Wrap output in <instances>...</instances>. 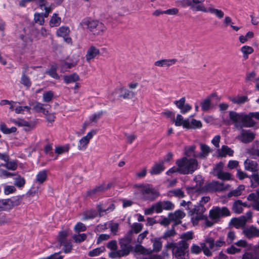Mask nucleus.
Returning <instances> with one entry per match:
<instances>
[{
    "label": "nucleus",
    "mask_w": 259,
    "mask_h": 259,
    "mask_svg": "<svg viewBox=\"0 0 259 259\" xmlns=\"http://www.w3.org/2000/svg\"><path fill=\"white\" fill-rule=\"evenodd\" d=\"M253 117L259 120V112H250L249 114H246L233 111L229 112V118L237 129L253 126L255 122L252 119Z\"/></svg>",
    "instance_id": "nucleus-1"
},
{
    "label": "nucleus",
    "mask_w": 259,
    "mask_h": 259,
    "mask_svg": "<svg viewBox=\"0 0 259 259\" xmlns=\"http://www.w3.org/2000/svg\"><path fill=\"white\" fill-rule=\"evenodd\" d=\"M230 212L226 207H213L209 212V219L207 217L206 227H210L218 222L220 219L230 215Z\"/></svg>",
    "instance_id": "nucleus-2"
},
{
    "label": "nucleus",
    "mask_w": 259,
    "mask_h": 259,
    "mask_svg": "<svg viewBox=\"0 0 259 259\" xmlns=\"http://www.w3.org/2000/svg\"><path fill=\"white\" fill-rule=\"evenodd\" d=\"M177 165L179 166L181 174L186 175L192 174L198 168V162L195 159H188L183 157L176 161Z\"/></svg>",
    "instance_id": "nucleus-3"
},
{
    "label": "nucleus",
    "mask_w": 259,
    "mask_h": 259,
    "mask_svg": "<svg viewBox=\"0 0 259 259\" xmlns=\"http://www.w3.org/2000/svg\"><path fill=\"white\" fill-rule=\"evenodd\" d=\"M206 208L204 206L197 205L189 211L188 215L191 217V221L194 226L198 225L199 222L201 220L204 221L206 226L207 215L204 214Z\"/></svg>",
    "instance_id": "nucleus-4"
},
{
    "label": "nucleus",
    "mask_w": 259,
    "mask_h": 259,
    "mask_svg": "<svg viewBox=\"0 0 259 259\" xmlns=\"http://www.w3.org/2000/svg\"><path fill=\"white\" fill-rule=\"evenodd\" d=\"M230 186L225 185L223 183H220L218 181H213L204 185L201 189L202 193H215L221 192L225 190L229 189Z\"/></svg>",
    "instance_id": "nucleus-5"
},
{
    "label": "nucleus",
    "mask_w": 259,
    "mask_h": 259,
    "mask_svg": "<svg viewBox=\"0 0 259 259\" xmlns=\"http://www.w3.org/2000/svg\"><path fill=\"white\" fill-rule=\"evenodd\" d=\"M20 201V197L18 195L13 196L9 199L0 200V211L11 209L15 206L19 205Z\"/></svg>",
    "instance_id": "nucleus-6"
},
{
    "label": "nucleus",
    "mask_w": 259,
    "mask_h": 259,
    "mask_svg": "<svg viewBox=\"0 0 259 259\" xmlns=\"http://www.w3.org/2000/svg\"><path fill=\"white\" fill-rule=\"evenodd\" d=\"M88 28L95 35H102L106 28L103 23L97 20H91L85 22Z\"/></svg>",
    "instance_id": "nucleus-7"
},
{
    "label": "nucleus",
    "mask_w": 259,
    "mask_h": 259,
    "mask_svg": "<svg viewBox=\"0 0 259 259\" xmlns=\"http://www.w3.org/2000/svg\"><path fill=\"white\" fill-rule=\"evenodd\" d=\"M132 240V237L131 232H128L127 234L124 236V237L120 240L119 244L121 248L120 251L122 252V255H124L125 256L129 254L132 249L130 245Z\"/></svg>",
    "instance_id": "nucleus-8"
},
{
    "label": "nucleus",
    "mask_w": 259,
    "mask_h": 259,
    "mask_svg": "<svg viewBox=\"0 0 259 259\" xmlns=\"http://www.w3.org/2000/svg\"><path fill=\"white\" fill-rule=\"evenodd\" d=\"M224 164L222 162H220L217 164L214 168V171L218 178L223 180L228 181L232 179V175L228 172H225L223 171Z\"/></svg>",
    "instance_id": "nucleus-9"
},
{
    "label": "nucleus",
    "mask_w": 259,
    "mask_h": 259,
    "mask_svg": "<svg viewBox=\"0 0 259 259\" xmlns=\"http://www.w3.org/2000/svg\"><path fill=\"white\" fill-rule=\"evenodd\" d=\"M136 187L138 188L139 192L143 194H158L157 189L154 187L152 185L146 184L140 185H137Z\"/></svg>",
    "instance_id": "nucleus-10"
},
{
    "label": "nucleus",
    "mask_w": 259,
    "mask_h": 259,
    "mask_svg": "<svg viewBox=\"0 0 259 259\" xmlns=\"http://www.w3.org/2000/svg\"><path fill=\"white\" fill-rule=\"evenodd\" d=\"M242 128L241 133L238 136L239 139L244 143H248L252 142L254 138L255 135L249 130H243Z\"/></svg>",
    "instance_id": "nucleus-11"
},
{
    "label": "nucleus",
    "mask_w": 259,
    "mask_h": 259,
    "mask_svg": "<svg viewBox=\"0 0 259 259\" xmlns=\"http://www.w3.org/2000/svg\"><path fill=\"white\" fill-rule=\"evenodd\" d=\"M29 66L24 65L22 67V74L21 77L20 82L27 89H29L31 86V81L30 78L27 75L29 73Z\"/></svg>",
    "instance_id": "nucleus-12"
},
{
    "label": "nucleus",
    "mask_w": 259,
    "mask_h": 259,
    "mask_svg": "<svg viewBox=\"0 0 259 259\" xmlns=\"http://www.w3.org/2000/svg\"><path fill=\"white\" fill-rule=\"evenodd\" d=\"M186 215L185 213L181 210H177L174 213H168V217L170 218L171 222H174V225H177L181 224L182 219Z\"/></svg>",
    "instance_id": "nucleus-13"
},
{
    "label": "nucleus",
    "mask_w": 259,
    "mask_h": 259,
    "mask_svg": "<svg viewBox=\"0 0 259 259\" xmlns=\"http://www.w3.org/2000/svg\"><path fill=\"white\" fill-rule=\"evenodd\" d=\"M186 98L182 97L179 100L174 101V104L176 106L180 109L182 114H185L191 110L192 107L188 104H185Z\"/></svg>",
    "instance_id": "nucleus-14"
},
{
    "label": "nucleus",
    "mask_w": 259,
    "mask_h": 259,
    "mask_svg": "<svg viewBox=\"0 0 259 259\" xmlns=\"http://www.w3.org/2000/svg\"><path fill=\"white\" fill-rule=\"evenodd\" d=\"M243 232L248 239L259 237V229L253 226L244 228Z\"/></svg>",
    "instance_id": "nucleus-15"
},
{
    "label": "nucleus",
    "mask_w": 259,
    "mask_h": 259,
    "mask_svg": "<svg viewBox=\"0 0 259 259\" xmlns=\"http://www.w3.org/2000/svg\"><path fill=\"white\" fill-rule=\"evenodd\" d=\"M112 186V183L106 184L103 183L99 186H97L92 189L87 191V194H94L96 193H104L105 191L109 189Z\"/></svg>",
    "instance_id": "nucleus-16"
},
{
    "label": "nucleus",
    "mask_w": 259,
    "mask_h": 259,
    "mask_svg": "<svg viewBox=\"0 0 259 259\" xmlns=\"http://www.w3.org/2000/svg\"><path fill=\"white\" fill-rule=\"evenodd\" d=\"M242 259H259V245L245 252L242 255Z\"/></svg>",
    "instance_id": "nucleus-17"
},
{
    "label": "nucleus",
    "mask_w": 259,
    "mask_h": 259,
    "mask_svg": "<svg viewBox=\"0 0 259 259\" xmlns=\"http://www.w3.org/2000/svg\"><path fill=\"white\" fill-rule=\"evenodd\" d=\"M245 170L251 171L252 173L259 170V165L256 161L247 159L244 162Z\"/></svg>",
    "instance_id": "nucleus-18"
},
{
    "label": "nucleus",
    "mask_w": 259,
    "mask_h": 259,
    "mask_svg": "<svg viewBox=\"0 0 259 259\" xmlns=\"http://www.w3.org/2000/svg\"><path fill=\"white\" fill-rule=\"evenodd\" d=\"M100 53V52L98 48L94 46H90L85 55L87 61L89 62L90 60L94 59Z\"/></svg>",
    "instance_id": "nucleus-19"
},
{
    "label": "nucleus",
    "mask_w": 259,
    "mask_h": 259,
    "mask_svg": "<svg viewBox=\"0 0 259 259\" xmlns=\"http://www.w3.org/2000/svg\"><path fill=\"white\" fill-rule=\"evenodd\" d=\"M194 181L196 183V186L195 187H187V190L188 193L191 192L190 190H192V192H198L200 190V188L203 184V179L200 175L195 176Z\"/></svg>",
    "instance_id": "nucleus-20"
},
{
    "label": "nucleus",
    "mask_w": 259,
    "mask_h": 259,
    "mask_svg": "<svg viewBox=\"0 0 259 259\" xmlns=\"http://www.w3.org/2000/svg\"><path fill=\"white\" fill-rule=\"evenodd\" d=\"M218 154L219 157H225L228 155L232 156L234 151L227 145H223L221 149L218 150Z\"/></svg>",
    "instance_id": "nucleus-21"
},
{
    "label": "nucleus",
    "mask_w": 259,
    "mask_h": 259,
    "mask_svg": "<svg viewBox=\"0 0 259 259\" xmlns=\"http://www.w3.org/2000/svg\"><path fill=\"white\" fill-rule=\"evenodd\" d=\"M177 62L176 59H162L156 61L154 65L158 67H169L174 65Z\"/></svg>",
    "instance_id": "nucleus-22"
},
{
    "label": "nucleus",
    "mask_w": 259,
    "mask_h": 259,
    "mask_svg": "<svg viewBox=\"0 0 259 259\" xmlns=\"http://www.w3.org/2000/svg\"><path fill=\"white\" fill-rule=\"evenodd\" d=\"M167 247L172 248V253L176 257H181L184 256L185 251L184 249L179 247L175 243H170L167 245Z\"/></svg>",
    "instance_id": "nucleus-23"
},
{
    "label": "nucleus",
    "mask_w": 259,
    "mask_h": 259,
    "mask_svg": "<svg viewBox=\"0 0 259 259\" xmlns=\"http://www.w3.org/2000/svg\"><path fill=\"white\" fill-rule=\"evenodd\" d=\"M29 105L32 106V110L37 113L41 112L43 114H47L48 110L44 107V104L39 102H35L29 103Z\"/></svg>",
    "instance_id": "nucleus-24"
},
{
    "label": "nucleus",
    "mask_w": 259,
    "mask_h": 259,
    "mask_svg": "<svg viewBox=\"0 0 259 259\" xmlns=\"http://www.w3.org/2000/svg\"><path fill=\"white\" fill-rule=\"evenodd\" d=\"M175 125L177 126L183 125L185 128L190 127V121L189 119L184 120L181 114H178L175 120Z\"/></svg>",
    "instance_id": "nucleus-25"
},
{
    "label": "nucleus",
    "mask_w": 259,
    "mask_h": 259,
    "mask_svg": "<svg viewBox=\"0 0 259 259\" xmlns=\"http://www.w3.org/2000/svg\"><path fill=\"white\" fill-rule=\"evenodd\" d=\"M205 0H192V10L196 11H201L204 12L206 11V8L201 3Z\"/></svg>",
    "instance_id": "nucleus-26"
},
{
    "label": "nucleus",
    "mask_w": 259,
    "mask_h": 259,
    "mask_svg": "<svg viewBox=\"0 0 259 259\" xmlns=\"http://www.w3.org/2000/svg\"><path fill=\"white\" fill-rule=\"evenodd\" d=\"M247 206L245 203H243L241 200H237L233 204L232 210L235 213L239 214L242 212L243 207Z\"/></svg>",
    "instance_id": "nucleus-27"
},
{
    "label": "nucleus",
    "mask_w": 259,
    "mask_h": 259,
    "mask_svg": "<svg viewBox=\"0 0 259 259\" xmlns=\"http://www.w3.org/2000/svg\"><path fill=\"white\" fill-rule=\"evenodd\" d=\"M161 237L155 238L151 240L153 243V251L155 252H159L162 247V241H161Z\"/></svg>",
    "instance_id": "nucleus-28"
},
{
    "label": "nucleus",
    "mask_w": 259,
    "mask_h": 259,
    "mask_svg": "<svg viewBox=\"0 0 259 259\" xmlns=\"http://www.w3.org/2000/svg\"><path fill=\"white\" fill-rule=\"evenodd\" d=\"M97 208L98 211L99 212L100 216H102L103 215V212L108 213L111 211L113 210L115 208V205L114 204L111 203L110 204L109 206L107 207L104 206L103 204H100L98 205Z\"/></svg>",
    "instance_id": "nucleus-29"
},
{
    "label": "nucleus",
    "mask_w": 259,
    "mask_h": 259,
    "mask_svg": "<svg viewBox=\"0 0 259 259\" xmlns=\"http://www.w3.org/2000/svg\"><path fill=\"white\" fill-rule=\"evenodd\" d=\"M247 199L251 202L249 205H251L255 209L259 210V195H248Z\"/></svg>",
    "instance_id": "nucleus-30"
},
{
    "label": "nucleus",
    "mask_w": 259,
    "mask_h": 259,
    "mask_svg": "<svg viewBox=\"0 0 259 259\" xmlns=\"http://www.w3.org/2000/svg\"><path fill=\"white\" fill-rule=\"evenodd\" d=\"M63 79L64 82L66 84H68L79 80V77L76 73H74L69 75H64Z\"/></svg>",
    "instance_id": "nucleus-31"
},
{
    "label": "nucleus",
    "mask_w": 259,
    "mask_h": 259,
    "mask_svg": "<svg viewBox=\"0 0 259 259\" xmlns=\"http://www.w3.org/2000/svg\"><path fill=\"white\" fill-rule=\"evenodd\" d=\"M120 92L121 94L119 95V97L124 99H132L135 95L134 92L124 88L120 89Z\"/></svg>",
    "instance_id": "nucleus-32"
},
{
    "label": "nucleus",
    "mask_w": 259,
    "mask_h": 259,
    "mask_svg": "<svg viewBox=\"0 0 259 259\" xmlns=\"http://www.w3.org/2000/svg\"><path fill=\"white\" fill-rule=\"evenodd\" d=\"M229 99L234 104H242L248 101V97L246 96H237L235 97H230Z\"/></svg>",
    "instance_id": "nucleus-33"
},
{
    "label": "nucleus",
    "mask_w": 259,
    "mask_h": 259,
    "mask_svg": "<svg viewBox=\"0 0 259 259\" xmlns=\"http://www.w3.org/2000/svg\"><path fill=\"white\" fill-rule=\"evenodd\" d=\"M163 162L155 164L151 168L150 173L151 175H158L164 170Z\"/></svg>",
    "instance_id": "nucleus-34"
},
{
    "label": "nucleus",
    "mask_w": 259,
    "mask_h": 259,
    "mask_svg": "<svg viewBox=\"0 0 259 259\" xmlns=\"http://www.w3.org/2000/svg\"><path fill=\"white\" fill-rule=\"evenodd\" d=\"M61 22V18L58 17V14L55 13L50 20V26L51 27H57L60 24Z\"/></svg>",
    "instance_id": "nucleus-35"
},
{
    "label": "nucleus",
    "mask_w": 259,
    "mask_h": 259,
    "mask_svg": "<svg viewBox=\"0 0 259 259\" xmlns=\"http://www.w3.org/2000/svg\"><path fill=\"white\" fill-rule=\"evenodd\" d=\"M57 66L56 64L52 65L51 68L47 70L46 73L52 77L58 79L59 78V75L57 73Z\"/></svg>",
    "instance_id": "nucleus-36"
},
{
    "label": "nucleus",
    "mask_w": 259,
    "mask_h": 259,
    "mask_svg": "<svg viewBox=\"0 0 259 259\" xmlns=\"http://www.w3.org/2000/svg\"><path fill=\"white\" fill-rule=\"evenodd\" d=\"M0 166H4L7 169L11 170H15L18 167L17 162L16 160L9 161H7L4 164H1Z\"/></svg>",
    "instance_id": "nucleus-37"
},
{
    "label": "nucleus",
    "mask_w": 259,
    "mask_h": 259,
    "mask_svg": "<svg viewBox=\"0 0 259 259\" xmlns=\"http://www.w3.org/2000/svg\"><path fill=\"white\" fill-rule=\"evenodd\" d=\"M83 220H87L89 219H92L96 218L98 213L95 210H89L85 211L83 212Z\"/></svg>",
    "instance_id": "nucleus-38"
},
{
    "label": "nucleus",
    "mask_w": 259,
    "mask_h": 259,
    "mask_svg": "<svg viewBox=\"0 0 259 259\" xmlns=\"http://www.w3.org/2000/svg\"><path fill=\"white\" fill-rule=\"evenodd\" d=\"M207 12L215 15L219 19L222 18L224 16V13L222 10L212 8H206V11H204V13Z\"/></svg>",
    "instance_id": "nucleus-39"
},
{
    "label": "nucleus",
    "mask_w": 259,
    "mask_h": 259,
    "mask_svg": "<svg viewBox=\"0 0 259 259\" xmlns=\"http://www.w3.org/2000/svg\"><path fill=\"white\" fill-rule=\"evenodd\" d=\"M70 30L68 27L62 26L57 31V35L58 36L65 37L69 35Z\"/></svg>",
    "instance_id": "nucleus-40"
},
{
    "label": "nucleus",
    "mask_w": 259,
    "mask_h": 259,
    "mask_svg": "<svg viewBox=\"0 0 259 259\" xmlns=\"http://www.w3.org/2000/svg\"><path fill=\"white\" fill-rule=\"evenodd\" d=\"M47 171L46 170H43L39 171L36 175V181L40 184L43 183L47 179Z\"/></svg>",
    "instance_id": "nucleus-41"
},
{
    "label": "nucleus",
    "mask_w": 259,
    "mask_h": 259,
    "mask_svg": "<svg viewBox=\"0 0 259 259\" xmlns=\"http://www.w3.org/2000/svg\"><path fill=\"white\" fill-rule=\"evenodd\" d=\"M201 153L199 156L201 158L206 157L210 152V148L206 145L200 144Z\"/></svg>",
    "instance_id": "nucleus-42"
},
{
    "label": "nucleus",
    "mask_w": 259,
    "mask_h": 259,
    "mask_svg": "<svg viewBox=\"0 0 259 259\" xmlns=\"http://www.w3.org/2000/svg\"><path fill=\"white\" fill-rule=\"evenodd\" d=\"M0 129L1 131L5 134H10L11 133H15L17 131L16 127H12L11 128H8L5 123H1L0 125Z\"/></svg>",
    "instance_id": "nucleus-43"
},
{
    "label": "nucleus",
    "mask_w": 259,
    "mask_h": 259,
    "mask_svg": "<svg viewBox=\"0 0 259 259\" xmlns=\"http://www.w3.org/2000/svg\"><path fill=\"white\" fill-rule=\"evenodd\" d=\"M143 225L140 223H134L131 226V230L128 232H131L132 236L133 233L138 234L141 232L143 229Z\"/></svg>",
    "instance_id": "nucleus-44"
},
{
    "label": "nucleus",
    "mask_w": 259,
    "mask_h": 259,
    "mask_svg": "<svg viewBox=\"0 0 259 259\" xmlns=\"http://www.w3.org/2000/svg\"><path fill=\"white\" fill-rule=\"evenodd\" d=\"M201 108L203 111H208L211 107V100L209 98L205 99L201 103Z\"/></svg>",
    "instance_id": "nucleus-45"
},
{
    "label": "nucleus",
    "mask_w": 259,
    "mask_h": 259,
    "mask_svg": "<svg viewBox=\"0 0 259 259\" xmlns=\"http://www.w3.org/2000/svg\"><path fill=\"white\" fill-rule=\"evenodd\" d=\"M89 142L90 141L88 140V139H87V138L84 136L79 141L78 149L79 150H85Z\"/></svg>",
    "instance_id": "nucleus-46"
},
{
    "label": "nucleus",
    "mask_w": 259,
    "mask_h": 259,
    "mask_svg": "<svg viewBox=\"0 0 259 259\" xmlns=\"http://www.w3.org/2000/svg\"><path fill=\"white\" fill-rule=\"evenodd\" d=\"M241 51L243 54L244 58L247 59L248 58V55L253 53V49L251 47L244 46L241 48Z\"/></svg>",
    "instance_id": "nucleus-47"
},
{
    "label": "nucleus",
    "mask_w": 259,
    "mask_h": 259,
    "mask_svg": "<svg viewBox=\"0 0 259 259\" xmlns=\"http://www.w3.org/2000/svg\"><path fill=\"white\" fill-rule=\"evenodd\" d=\"M31 110V107L30 106H17L15 109V113L17 114H23L24 110H26L28 112H30Z\"/></svg>",
    "instance_id": "nucleus-48"
},
{
    "label": "nucleus",
    "mask_w": 259,
    "mask_h": 259,
    "mask_svg": "<svg viewBox=\"0 0 259 259\" xmlns=\"http://www.w3.org/2000/svg\"><path fill=\"white\" fill-rule=\"evenodd\" d=\"M246 222V219L245 217H241L238 219H235L234 224L237 228L243 227Z\"/></svg>",
    "instance_id": "nucleus-49"
},
{
    "label": "nucleus",
    "mask_w": 259,
    "mask_h": 259,
    "mask_svg": "<svg viewBox=\"0 0 259 259\" xmlns=\"http://www.w3.org/2000/svg\"><path fill=\"white\" fill-rule=\"evenodd\" d=\"M68 232L66 231H62L59 232L58 235V241L60 244H63L64 242L68 241L66 240Z\"/></svg>",
    "instance_id": "nucleus-50"
},
{
    "label": "nucleus",
    "mask_w": 259,
    "mask_h": 259,
    "mask_svg": "<svg viewBox=\"0 0 259 259\" xmlns=\"http://www.w3.org/2000/svg\"><path fill=\"white\" fill-rule=\"evenodd\" d=\"M54 97V93L52 91H49L45 92L42 95L43 101L45 102H50Z\"/></svg>",
    "instance_id": "nucleus-51"
},
{
    "label": "nucleus",
    "mask_w": 259,
    "mask_h": 259,
    "mask_svg": "<svg viewBox=\"0 0 259 259\" xmlns=\"http://www.w3.org/2000/svg\"><path fill=\"white\" fill-rule=\"evenodd\" d=\"M163 209L170 210L175 207V205L169 201H161Z\"/></svg>",
    "instance_id": "nucleus-52"
},
{
    "label": "nucleus",
    "mask_w": 259,
    "mask_h": 259,
    "mask_svg": "<svg viewBox=\"0 0 259 259\" xmlns=\"http://www.w3.org/2000/svg\"><path fill=\"white\" fill-rule=\"evenodd\" d=\"M60 245L63 246V250L65 253H68L71 251L72 245L70 241H66L64 242L63 244Z\"/></svg>",
    "instance_id": "nucleus-53"
},
{
    "label": "nucleus",
    "mask_w": 259,
    "mask_h": 259,
    "mask_svg": "<svg viewBox=\"0 0 259 259\" xmlns=\"http://www.w3.org/2000/svg\"><path fill=\"white\" fill-rule=\"evenodd\" d=\"M180 238L182 240L187 241L192 240L193 238V232L192 231H188L183 233L181 234Z\"/></svg>",
    "instance_id": "nucleus-54"
},
{
    "label": "nucleus",
    "mask_w": 259,
    "mask_h": 259,
    "mask_svg": "<svg viewBox=\"0 0 259 259\" xmlns=\"http://www.w3.org/2000/svg\"><path fill=\"white\" fill-rule=\"evenodd\" d=\"M202 251V246H199L196 244H193L191 247V252L193 254H198Z\"/></svg>",
    "instance_id": "nucleus-55"
},
{
    "label": "nucleus",
    "mask_w": 259,
    "mask_h": 259,
    "mask_svg": "<svg viewBox=\"0 0 259 259\" xmlns=\"http://www.w3.org/2000/svg\"><path fill=\"white\" fill-rule=\"evenodd\" d=\"M12 121L19 126H30V123L23 119H19L18 120L13 119Z\"/></svg>",
    "instance_id": "nucleus-56"
},
{
    "label": "nucleus",
    "mask_w": 259,
    "mask_h": 259,
    "mask_svg": "<svg viewBox=\"0 0 259 259\" xmlns=\"http://www.w3.org/2000/svg\"><path fill=\"white\" fill-rule=\"evenodd\" d=\"M103 113V112L102 111H101L97 113H95L93 115H92L90 117V120L94 123H96L98 120L101 117Z\"/></svg>",
    "instance_id": "nucleus-57"
},
{
    "label": "nucleus",
    "mask_w": 259,
    "mask_h": 259,
    "mask_svg": "<svg viewBox=\"0 0 259 259\" xmlns=\"http://www.w3.org/2000/svg\"><path fill=\"white\" fill-rule=\"evenodd\" d=\"M202 127V123L200 120L192 119L191 123H190V127L188 128H200Z\"/></svg>",
    "instance_id": "nucleus-58"
},
{
    "label": "nucleus",
    "mask_w": 259,
    "mask_h": 259,
    "mask_svg": "<svg viewBox=\"0 0 259 259\" xmlns=\"http://www.w3.org/2000/svg\"><path fill=\"white\" fill-rule=\"evenodd\" d=\"M87 235L84 233L79 234L78 235H74L73 238L76 243H80L85 240Z\"/></svg>",
    "instance_id": "nucleus-59"
},
{
    "label": "nucleus",
    "mask_w": 259,
    "mask_h": 259,
    "mask_svg": "<svg viewBox=\"0 0 259 259\" xmlns=\"http://www.w3.org/2000/svg\"><path fill=\"white\" fill-rule=\"evenodd\" d=\"M244 189L245 186L244 185H239L236 189L231 190L228 194H241Z\"/></svg>",
    "instance_id": "nucleus-60"
},
{
    "label": "nucleus",
    "mask_w": 259,
    "mask_h": 259,
    "mask_svg": "<svg viewBox=\"0 0 259 259\" xmlns=\"http://www.w3.org/2000/svg\"><path fill=\"white\" fill-rule=\"evenodd\" d=\"M87 229L86 226L83 223L79 222L74 227V230L76 232L85 231Z\"/></svg>",
    "instance_id": "nucleus-61"
},
{
    "label": "nucleus",
    "mask_w": 259,
    "mask_h": 259,
    "mask_svg": "<svg viewBox=\"0 0 259 259\" xmlns=\"http://www.w3.org/2000/svg\"><path fill=\"white\" fill-rule=\"evenodd\" d=\"M102 252L101 248L98 247L90 251L88 255L91 257L96 256L99 255Z\"/></svg>",
    "instance_id": "nucleus-62"
},
{
    "label": "nucleus",
    "mask_w": 259,
    "mask_h": 259,
    "mask_svg": "<svg viewBox=\"0 0 259 259\" xmlns=\"http://www.w3.org/2000/svg\"><path fill=\"white\" fill-rule=\"evenodd\" d=\"M176 234L175 230L174 228L167 230L165 232L163 236L161 237L162 239H166L168 237L174 236Z\"/></svg>",
    "instance_id": "nucleus-63"
},
{
    "label": "nucleus",
    "mask_w": 259,
    "mask_h": 259,
    "mask_svg": "<svg viewBox=\"0 0 259 259\" xmlns=\"http://www.w3.org/2000/svg\"><path fill=\"white\" fill-rule=\"evenodd\" d=\"M34 21L35 23H38L40 25H44L45 23L44 18L42 17L40 14H34Z\"/></svg>",
    "instance_id": "nucleus-64"
}]
</instances>
